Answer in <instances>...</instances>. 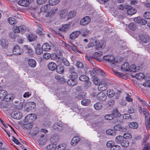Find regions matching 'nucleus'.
I'll list each match as a JSON object with an SVG mask.
<instances>
[{"mask_svg": "<svg viewBox=\"0 0 150 150\" xmlns=\"http://www.w3.org/2000/svg\"><path fill=\"white\" fill-rule=\"evenodd\" d=\"M111 114L112 115L114 118L120 116V113L117 109H115L112 110Z\"/></svg>", "mask_w": 150, "mask_h": 150, "instance_id": "nucleus-29", "label": "nucleus"}, {"mask_svg": "<svg viewBox=\"0 0 150 150\" xmlns=\"http://www.w3.org/2000/svg\"><path fill=\"white\" fill-rule=\"evenodd\" d=\"M145 77L144 75L142 73H137L135 75V77L138 79H140L144 78Z\"/></svg>", "mask_w": 150, "mask_h": 150, "instance_id": "nucleus-40", "label": "nucleus"}, {"mask_svg": "<svg viewBox=\"0 0 150 150\" xmlns=\"http://www.w3.org/2000/svg\"><path fill=\"white\" fill-rule=\"evenodd\" d=\"M53 128L58 130H61L62 128V125L60 122L55 123L53 126Z\"/></svg>", "mask_w": 150, "mask_h": 150, "instance_id": "nucleus-19", "label": "nucleus"}, {"mask_svg": "<svg viewBox=\"0 0 150 150\" xmlns=\"http://www.w3.org/2000/svg\"><path fill=\"white\" fill-rule=\"evenodd\" d=\"M48 68L51 71L54 70L57 68L56 64L54 62H50L48 65Z\"/></svg>", "mask_w": 150, "mask_h": 150, "instance_id": "nucleus-18", "label": "nucleus"}, {"mask_svg": "<svg viewBox=\"0 0 150 150\" xmlns=\"http://www.w3.org/2000/svg\"><path fill=\"white\" fill-rule=\"evenodd\" d=\"M115 129L117 130L123 132L125 131L126 130V127H124L120 125L115 126L114 127Z\"/></svg>", "mask_w": 150, "mask_h": 150, "instance_id": "nucleus-26", "label": "nucleus"}, {"mask_svg": "<svg viewBox=\"0 0 150 150\" xmlns=\"http://www.w3.org/2000/svg\"><path fill=\"white\" fill-rule=\"evenodd\" d=\"M128 27L129 29L133 30H135L137 28L136 24L133 23H130Z\"/></svg>", "mask_w": 150, "mask_h": 150, "instance_id": "nucleus-39", "label": "nucleus"}, {"mask_svg": "<svg viewBox=\"0 0 150 150\" xmlns=\"http://www.w3.org/2000/svg\"><path fill=\"white\" fill-rule=\"evenodd\" d=\"M57 146L55 144H52L49 145L47 146V148L50 150H56Z\"/></svg>", "mask_w": 150, "mask_h": 150, "instance_id": "nucleus-44", "label": "nucleus"}, {"mask_svg": "<svg viewBox=\"0 0 150 150\" xmlns=\"http://www.w3.org/2000/svg\"><path fill=\"white\" fill-rule=\"evenodd\" d=\"M107 94L109 97H112L115 95V93L112 90H109L107 92Z\"/></svg>", "mask_w": 150, "mask_h": 150, "instance_id": "nucleus-36", "label": "nucleus"}, {"mask_svg": "<svg viewBox=\"0 0 150 150\" xmlns=\"http://www.w3.org/2000/svg\"><path fill=\"white\" fill-rule=\"evenodd\" d=\"M129 126L131 128L136 129L138 127V125L136 122H133L130 123Z\"/></svg>", "mask_w": 150, "mask_h": 150, "instance_id": "nucleus-43", "label": "nucleus"}, {"mask_svg": "<svg viewBox=\"0 0 150 150\" xmlns=\"http://www.w3.org/2000/svg\"><path fill=\"white\" fill-rule=\"evenodd\" d=\"M141 40L144 43H147L150 41V37L149 35H142L140 36Z\"/></svg>", "mask_w": 150, "mask_h": 150, "instance_id": "nucleus-11", "label": "nucleus"}, {"mask_svg": "<svg viewBox=\"0 0 150 150\" xmlns=\"http://www.w3.org/2000/svg\"><path fill=\"white\" fill-rule=\"evenodd\" d=\"M44 58L46 59H48L51 57V54L49 53H46L43 55Z\"/></svg>", "mask_w": 150, "mask_h": 150, "instance_id": "nucleus-63", "label": "nucleus"}, {"mask_svg": "<svg viewBox=\"0 0 150 150\" xmlns=\"http://www.w3.org/2000/svg\"><path fill=\"white\" fill-rule=\"evenodd\" d=\"M145 125L147 130H148L150 128V121L148 118L145 119Z\"/></svg>", "mask_w": 150, "mask_h": 150, "instance_id": "nucleus-46", "label": "nucleus"}, {"mask_svg": "<svg viewBox=\"0 0 150 150\" xmlns=\"http://www.w3.org/2000/svg\"><path fill=\"white\" fill-rule=\"evenodd\" d=\"M90 21L91 18L89 16H86L81 20L80 24L81 25H85L88 24Z\"/></svg>", "mask_w": 150, "mask_h": 150, "instance_id": "nucleus-8", "label": "nucleus"}, {"mask_svg": "<svg viewBox=\"0 0 150 150\" xmlns=\"http://www.w3.org/2000/svg\"><path fill=\"white\" fill-rule=\"evenodd\" d=\"M50 5L49 4H46L40 8V11L42 12H45L50 10Z\"/></svg>", "mask_w": 150, "mask_h": 150, "instance_id": "nucleus-20", "label": "nucleus"}, {"mask_svg": "<svg viewBox=\"0 0 150 150\" xmlns=\"http://www.w3.org/2000/svg\"><path fill=\"white\" fill-rule=\"evenodd\" d=\"M66 147V145L64 144H59L57 146L56 150H65Z\"/></svg>", "mask_w": 150, "mask_h": 150, "instance_id": "nucleus-32", "label": "nucleus"}, {"mask_svg": "<svg viewBox=\"0 0 150 150\" xmlns=\"http://www.w3.org/2000/svg\"><path fill=\"white\" fill-rule=\"evenodd\" d=\"M20 32L21 33L25 32L26 30V27L24 25H22L19 26Z\"/></svg>", "mask_w": 150, "mask_h": 150, "instance_id": "nucleus-62", "label": "nucleus"}, {"mask_svg": "<svg viewBox=\"0 0 150 150\" xmlns=\"http://www.w3.org/2000/svg\"><path fill=\"white\" fill-rule=\"evenodd\" d=\"M76 15V13L74 11H71L68 14V18L69 19H71Z\"/></svg>", "mask_w": 150, "mask_h": 150, "instance_id": "nucleus-51", "label": "nucleus"}, {"mask_svg": "<svg viewBox=\"0 0 150 150\" xmlns=\"http://www.w3.org/2000/svg\"><path fill=\"white\" fill-rule=\"evenodd\" d=\"M121 67L122 71H127L129 70V65L128 62H125L121 65Z\"/></svg>", "mask_w": 150, "mask_h": 150, "instance_id": "nucleus-16", "label": "nucleus"}, {"mask_svg": "<svg viewBox=\"0 0 150 150\" xmlns=\"http://www.w3.org/2000/svg\"><path fill=\"white\" fill-rule=\"evenodd\" d=\"M57 8L55 7H54L51 9V11L47 13L46 15V16L47 17H50L56 13Z\"/></svg>", "mask_w": 150, "mask_h": 150, "instance_id": "nucleus-17", "label": "nucleus"}, {"mask_svg": "<svg viewBox=\"0 0 150 150\" xmlns=\"http://www.w3.org/2000/svg\"><path fill=\"white\" fill-rule=\"evenodd\" d=\"M105 118L107 120H111L114 118L113 116L111 114L106 115L105 116Z\"/></svg>", "mask_w": 150, "mask_h": 150, "instance_id": "nucleus-56", "label": "nucleus"}, {"mask_svg": "<svg viewBox=\"0 0 150 150\" xmlns=\"http://www.w3.org/2000/svg\"><path fill=\"white\" fill-rule=\"evenodd\" d=\"M14 97L11 96L9 95H7V93L6 91L4 90H0V99L1 100H5L8 101L13 99Z\"/></svg>", "mask_w": 150, "mask_h": 150, "instance_id": "nucleus-1", "label": "nucleus"}, {"mask_svg": "<svg viewBox=\"0 0 150 150\" xmlns=\"http://www.w3.org/2000/svg\"><path fill=\"white\" fill-rule=\"evenodd\" d=\"M59 0H50L49 4L50 5H55L57 4L59 2Z\"/></svg>", "mask_w": 150, "mask_h": 150, "instance_id": "nucleus-47", "label": "nucleus"}, {"mask_svg": "<svg viewBox=\"0 0 150 150\" xmlns=\"http://www.w3.org/2000/svg\"><path fill=\"white\" fill-rule=\"evenodd\" d=\"M106 133L108 135H115L116 133L115 130L109 129L107 130Z\"/></svg>", "mask_w": 150, "mask_h": 150, "instance_id": "nucleus-38", "label": "nucleus"}, {"mask_svg": "<svg viewBox=\"0 0 150 150\" xmlns=\"http://www.w3.org/2000/svg\"><path fill=\"white\" fill-rule=\"evenodd\" d=\"M123 138L125 139H129L132 137V135L129 133H127L124 134Z\"/></svg>", "mask_w": 150, "mask_h": 150, "instance_id": "nucleus-59", "label": "nucleus"}, {"mask_svg": "<svg viewBox=\"0 0 150 150\" xmlns=\"http://www.w3.org/2000/svg\"><path fill=\"white\" fill-rule=\"evenodd\" d=\"M33 126V124L32 123H29V122L24 120V123L22 125V127L25 129H30Z\"/></svg>", "mask_w": 150, "mask_h": 150, "instance_id": "nucleus-9", "label": "nucleus"}, {"mask_svg": "<svg viewBox=\"0 0 150 150\" xmlns=\"http://www.w3.org/2000/svg\"><path fill=\"white\" fill-rule=\"evenodd\" d=\"M76 66L78 68L80 69L82 68L83 66V64L80 62H76Z\"/></svg>", "mask_w": 150, "mask_h": 150, "instance_id": "nucleus-60", "label": "nucleus"}, {"mask_svg": "<svg viewBox=\"0 0 150 150\" xmlns=\"http://www.w3.org/2000/svg\"><path fill=\"white\" fill-rule=\"evenodd\" d=\"M56 69L58 73L61 74L63 72L64 68L63 66L60 65L57 67Z\"/></svg>", "mask_w": 150, "mask_h": 150, "instance_id": "nucleus-33", "label": "nucleus"}, {"mask_svg": "<svg viewBox=\"0 0 150 150\" xmlns=\"http://www.w3.org/2000/svg\"><path fill=\"white\" fill-rule=\"evenodd\" d=\"M42 49L45 51H48L50 50L51 46L49 44L45 43L43 45Z\"/></svg>", "mask_w": 150, "mask_h": 150, "instance_id": "nucleus-23", "label": "nucleus"}, {"mask_svg": "<svg viewBox=\"0 0 150 150\" xmlns=\"http://www.w3.org/2000/svg\"><path fill=\"white\" fill-rule=\"evenodd\" d=\"M46 142L47 139L45 138L43 139L40 138L38 141V143L40 145H43L46 143Z\"/></svg>", "mask_w": 150, "mask_h": 150, "instance_id": "nucleus-48", "label": "nucleus"}, {"mask_svg": "<svg viewBox=\"0 0 150 150\" xmlns=\"http://www.w3.org/2000/svg\"><path fill=\"white\" fill-rule=\"evenodd\" d=\"M79 80L83 81H88L89 78L86 76L84 75H81L79 78Z\"/></svg>", "mask_w": 150, "mask_h": 150, "instance_id": "nucleus-41", "label": "nucleus"}, {"mask_svg": "<svg viewBox=\"0 0 150 150\" xmlns=\"http://www.w3.org/2000/svg\"><path fill=\"white\" fill-rule=\"evenodd\" d=\"M144 17L145 18L147 19L150 18V12H145L144 14Z\"/></svg>", "mask_w": 150, "mask_h": 150, "instance_id": "nucleus-64", "label": "nucleus"}, {"mask_svg": "<svg viewBox=\"0 0 150 150\" xmlns=\"http://www.w3.org/2000/svg\"><path fill=\"white\" fill-rule=\"evenodd\" d=\"M28 65L30 67L34 68L36 67V62L35 60L33 59H29L28 62Z\"/></svg>", "mask_w": 150, "mask_h": 150, "instance_id": "nucleus-14", "label": "nucleus"}, {"mask_svg": "<svg viewBox=\"0 0 150 150\" xmlns=\"http://www.w3.org/2000/svg\"><path fill=\"white\" fill-rule=\"evenodd\" d=\"M121 146L124 147H127L129 146V143L126 140H123L122 142H121Z\"/></svg>", "mask_w": 150, "mask_h": 150, "instance_id": "nucleus-45", "label": "nucleus"}, {"mask_svg": "<svg viewBox=\"0 0 150 150\" xmlns=\"http://www.w3.org/2000/svg\"><path fill=\"white\" fill-rule=\"evenodd\" d=\"M71 78L76 79L78 77L77 74L76 72H72L69 75Z\"/></svg>", "mask_w": 150, "mask_h": 150, "instance_id": "nucleus-52", "label": "nucleus"}, {"mask_svg": "<svg viewBox=\"0 0 150 150\" xmlns=\"http://www.w3.org/2000/svg\"><path fill=\"white\" fill-rule=\"evenodd\" d=\"M94 107L95 109L97 110L101 109L102 108V106L99 103H97L94 105Z\"/></svg>", "mask_w": 150, "mask_h": 150, "instance_id": "nucleus-42", "label": "nucleus"}, {"mask_svg": "<svg viewBox=\"0 0 150 150\" xmlns=\"http://www.w3.org/2000/svg\"><path fill=\"white\" fill-rule=\"evenodd\" d=\"M103 59L108 62L114 64L115 63V58L112 55H107L104 56L103 57Z\"/></svg>", "mask_w": 150, "mask_h": 150, "instance_id": "nucleus-5", "label": "nucleus"}, {"mask_svg": "<svg viewBox=\"0 0 150 150\" xmlns=\"http://www.w3.org/2000/svg\"><path fill=\"white\" fill-rule=\"evenodd\" d=\"M67 13L64 11H62L59 14L60 17L61 18H65L67 15Z\"/></svg>", "mask_w": 150, "mask_h": 150, "instance_id": "nucleus-57", "label": "nucleus"}, {"mask_svg": "<svg viewBox=\"0 0 150 150\" xmlns=\"http://www.w3.org/2000/svg\"><path fill=\"white\" fill-rule=\"evenodd\" d=\"M70 28V25L69 24H66L63 25L59 29V30L64 32L67 31Z\"/></svg>", "mask_w": 150, "mask_h": 150, "instance_id": "nucleus-31", "label": "nucleus"}, {"mask_svg": "<svg viewBox=\"0 0 150 150\" xmlns=\"http://www.w3.org/2000/svg\"><path fill=\"white\" fill-rule=\"evenodd\" d=\"M77 83L76 79L70 78L67 81L68 85L71 86H74L76 85Z\"/></svg>", "mask_w": 150, "mask_h": 150, "instance_id": "nucleus-22", "label": "nucleus"}, {"mask_svg": "<svg viewBox=\"0 0 150 150\" xmlns=\"http://www.w3.org/2000/svg\"><path fill=\"white\" fill-rule=\"evenodd\" d=\"M108 85L106 83H103L98 85V90L100 91H104L108 88Z\"/></svg>", "mask_w": 150, "mask_h": 150, "instance_id": "nucleus-15", "label": "nucleus"}, {"mask_svg": "<svg viewBox=\"0 0 150 150\" xmlns=\"http://www.w3.org/2000/svg\"><path fill=\"white\" fill-rule=\"evenodd\" d=\"M93 83L96 85H99L100 84L99 79L97 78H95L93 79Z\"/></svg>", "mask_w": 150, "mask_h": 150, "instance_id": "nucleus-55", "label": "nucleus"}, {"mask_svg": "<svg viewBox=\"0 0 150 150\" xmlns=\"http://www.w3.org/2000/svg\"><path fill=\"white\" fill-rule=\"evenodd\" d=\"M120 146L118 145H115L110 149L111 150H120Z\"/></svg>", "mask_w": 150, "mask_h": 150, "instance_id": "nucleus-58", "label": "nucleus"}, {"mask_svg": "<svg viewBox=\"0 0 150 150\" xmlns=\"http://www.w3.org/2000/svg\"><path fill=\"white\" fill-rule=\"evenodd\" d=\"M139 112L143 113L145 115V119L148 118V117L150 113L148 109L146 108H142V107H139Z\"/></svg>", "mask_w": 150, "mask_h": 150, "instance_id": "nucleus-4", "label": "nucleus"}, {"mask_svg": "<svg viewBox=\"0 0 150 150\" xmlns=\"http://www.w3.org/2000/svg\"><path fill=\"white\" fill-rule=\"evenodd\" d=\"M28 39L30 41L32 42L36 38V37L32 34H29L28 36Z\"/></svg>", "mask_w": 150, "mask_h": 150, "instance_id": "nucleus-53", "label": "nucleus"}, {"mask_svg": "<svg viewBox=\"0 0 150 150\" xmlns=\"http://www.w3.org/2000/svg\"><path fill=\"white\" fill-rule=\"evenodd\" d=\"M81 32L79 30L72 32L70 35V38L74 40L77 38L80 34Z\"/></svg>", "mask_w": 150, "mask_h": 150, "instance_id": "nucleus-10", "label": "nucleus"}, {"mask_svg": "<svg viewBox=\"0 0 150 150\" xmlns=\"http://www.w3.org/2000/svg\"><path fill=\"white\" fill-rule=\"evenodd\" d=\"M43 50L42 48H41L40 47L39 45H38L35 49V52L37 54H40L42 53Z\"/></svg>", "mask_w": 150, "mask_h": 150, "instance_id": "nucleus-24", "label": "nucleus"}, {"mask_svg": "<svg viewBox=\"0 0 150 150\" xmlns=\"http://www.w3.org/2000/svg\"><path fill=\"white\" fill-rule=\"evenodd\" d=\"M8 21L11 25L14 24L16 23V20L14 18L10 17L8 19Z\"/></svg>", "mask_w": 150, "mask_h": 150, "instance_id": "nucleus-50", "label": "nucleus"}, {"mask_svg": "<svg viewBox=\"0 0 150 150\" xmlns=\"http://www.w3.org/2000/svg\"><path fill=\"white\" fill-rule=\"evenodd\" d=\"M18 4L21 6L27 7L29 5L30 2L27 0H20L18 1Z\"/></svg>", "mask_w": 150, "mask_h": 150, "instance_id": "nucleus-13", "label": "nucleus"}, {"mask_svg": "<svg viewBox=\"0 0 150 150\" xmlns=\"http://www.w3.org/2000/svg\"><path fill=\"white\" fill-rule=\"evenodd\" d=\"M114 144V143L113 141H110L107 143L106 146L107 147L111 149Z\"/></svg>", "mask_w": 150, "mask_h": 150, "instance_id": "nucleus-49", "label": "nucleus"}, {"mask_svg": "<svg viewBox=\"0 0 150 150\" xmlns=\"http://www.w3.org/2000/svg\"><path fill=\"white\" fill-rule=\"evenodd\" d=\"M91 101L89 99H84L81 101V104L85 106H88L91 103Z\"/></svg>", "mask_w": 150, "mask_h": 150, "instance_id": "nucleus-34", "label": "nucleus"}, {"mask_svg": "<svg viewBox=\"0 0 150 150\" xmlns=\"http://www.w3.org/2000/svg\"><path fill=\"white\" fill-rule=\"evenodd\" d=\"M106 96L105 94L103 92H100L97 95V99L99 100L104 101L106 98Z\"/></svg>", "mask_w": 150, "mask_h": 150, "instance_id": "nucleus-12", "label": "nucleus"}, {"mask_svg": "<svg viewBox=\"0 0 150 150\" xmlns=\"http://www.w3.org/2000/svg\"><path fill=\"white\" fill-rule=\"evenodd\" d=\"M80 138L78 137H74L71 142V144L72 146H74L80 141Z\"/></svg>", "mask_w": 150, "mask_h": 150, "instance_id": "nucleus-21", "label": "nucleus"}, {"mask_svg": "<svg viewBox=\"0 0 150 150\" xmlns=\"http://www.w3.org/2000/svg\"><path fill=\"white\" fill-rule=\"evenodd\" d=\"M24 48L26 50H27L28 53V54L30 55L31 57H33V52L31 48L30 47H28L27 45H24Z\"/></svg>", "mask_w": 150, "mask_h": 150, "instance_id": "nucleus-25", "label": "nucleus"}, {"mask_svg": "<svg viewBox=\"0 0 150 150\" xmlns=\"http://www.w3.org/2000/svg\"><path fill=\"white\" fill-rule=\"evenodd\" d=\"M35 104L34 102H30L26 103L24 107L26 111L29 112L34 110L35 109Z\"/></svg>", "mask_w": 150, "mask_h": 150, "instance_id": "nucleus-2", "label": "nucleus"}, {"mask_svg": "<svg viewBox=\"0 0 150 150\" xmlns=\"http://www.w3.org/2000/svg\"><path fill=\"white\" fill-rule=\"evenodd\" d=\"M85 82L84 87L85 89H87L91 86V82L89 81H86Z\"/></svg>", "mask_w": 150, "mask_h": 150, "instance_id": "nucleus-61", "label": "nucleus"}, {"mask_svg": "<svg viewBox=\"0 0 150 150\" xmlns=\"http://www.w3.org/2000/svg\"><path fill=\"white\" fill-rule=\"evenodd\" d=\"M124 139L123 137L120 135H119L116 137L115 141L117 143L120 144L121 142H122V141H123Z\"/></svg>", "mask_w": 150, "mask_h": 150, "instance_id": "nucleus-37", "label": "nucleus"}, {"mask_svg": "<svg viewBox=\"0 0 150 150\" xmlns=\"http://www.w3.org/2000/svg\"><path fill=\"white\" fill-rule=\"evenodd\" d=\"M13 52L14 54L20 55L23 52V50L18 46L16 45L14 47Z\"/></svg>", "mask_w": 150, "mask_h": 150, "instance_id": "nucleus-7", "label": "nucleus"}, {"mask_svg": "<svg viewBox=\"0 0 150 150\" xmlns=\"http://www.w3.org/2000/svg\"><path fill=\"white\" fill-rule=\"evenodd\" d=\"M0 44L3 48H6L8 46L7 41L6 39H3L0 41Z\"/></svg>", "mask_w": 150, "mask_h": 150, "instance_id": "nucleus-35", "label": "nucleus"}, {"mask_svg": "<svg viewBox=\"0 0 150 150\" xmlns=\"http://www.w3.org/2000/svg\"><path fill=\"white\" fill-rule=\"evenodd\" d=\"M37 116L34 114H31L26 116L24 119L25 121L29 122V123H32L36 119Z\"/></svg>", "mask_w": 150, "mask_h": 150, "instance_id": "nucleus-3", "label": "nucleus"}, {"mask_svg": "<svg viewBox=\"0 0 150 150\" xmlns=\"http://www.w3.org/2000/svg\"><path fill=\"white\" fill-rule=\"evenodd\" d=\"M13 118L16 119H20L22 117V115L19 112H17L13 114Z\"/></svg>", "mask_w": 150, "mask_h": 150, "instance_id": "nucleus-30", "label": "nucleus"}, {"mask_svg": "<svg viewBox=\"0 0 150 150\" xmlns=\"http://www.w3.org/2000/svg\"><path fill=\"white\" fill-rule=\"evenodd\" d=\"M136 9L133 8H130L127 11V13L128 15H132L134 14L136 12Z\"/></svg>", "mask_w": 150, "mask_h": 150, "instance_id": "nucleus-28", "label": "nucleus"}, {"mask_svg": "<svg viewBox=\"0 0 150 150\" xmlns=\"http://www.w3.org/2000/svg\"><path fill=\"white\" fill-rule=\"evenodd\" d=\"M93 70L95 72L98 73L99 75L102 76H104L105 75V73L103 71L98 68H93Z\"/></svg>", "mask_w": 150, "mask_h": 150, "instance_id": "nucleus-27", "label": "nucleus"}, {"mask_svg": "<svg viewBox=\"0 0 150 150\" xmlns=\"http://www.w3.org/2000/svg\"><path fill=\"white\" fill-rule=\"evenodd\" d=\"M129 70L132 72L136 71L137 70L136 67L134 64L132 65L129 67Z\"/></svg>", "mask_w": 150, "mask_h": 150, "instance_id": "nucleus-54", "label": "nucleus"}, {"mask_svg": "<svg viewBox=\"0 0 150 150\" xmlns=\"http://www.w3.org/2000/svg\"><path fill=\"white\" fill-rule=\"evenodd\" d=\"M95 43L96 48L97 49L99 48H102L105 46V42L103 41H95Z\"/></svg>", "mask_w": 150, "mask_h": 150, "instance_id": "nucleus-6", "label": "nucleus"}]
</instances>
